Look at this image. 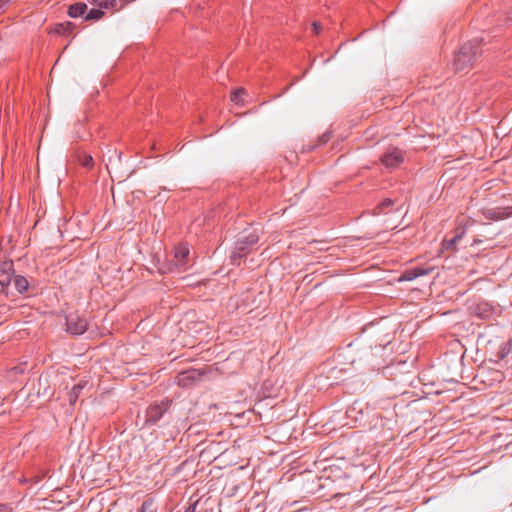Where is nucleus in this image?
I'll return each mask as SVG.
<instances>
[{"mask_svg":"<svg viewBox=\"0 0 512 512\" xmlns=\"http://www.w3.org/2000/svg\"><path fill=\"white\" fill-rule=\"evenodd\" d=\"M480 42L470 41L461 46L454 56V68L457 72L470 68L480 55Z\"/></svg>","mask_w":512,"mask_h":512,"instance_id":"1","label":"nucleus"},{"mask_svg":"<svg viewBox=\"0 0 512 512\" xmlns=\"http://www.w3.org/2000/svg\"><path fill=\"white\" fill-rule=\"evenodd\" d=\"M259 236L255 232H250L247 235L241 236L235 243L234 251L231 255L233 264H240V259L250 252L251 248L257 244Z\"/></svg>","mask_w":512,"mask_h":512,"instance_id":"2","label":"nucleus"},{"mask_svg":"<svg viewBox=\"0 0 512 512\" xmlns=\"http://www.w3.org/2000/svg\"><path fill=\"white\" fill-rule=\"evenodd\" d=\"M88 323L85 318L76 313H70L66 316V330L74 335H81L87 329Z\"/></svg>","mask_w":512,"mask_h":512,"instance_id":"3","label":"nucleus"},{"mask_svg":"<svg viewBox=\"0 0 512 512\" xmlns=\"http://www.w3.org/2000/svg\"><path fill=\"white\" fill-rule=\"evenodd\" d=\"M380 161L386 168L394 169L403 163L404 154L399 148L391 147L381 156Z\"/></svg>","mask_w":512,"mask_h":512,"instance_id":"4","label":"nucleus"},{"mask_svg":"<svg viewBox=\"0 0 512 512\" xmlns=\"http://www.w3.org/2000/svg\"><path fill=\"white\" fill-rule=\"evenodd\" d=\"M174 265L179 270H185L189 263V248L187 244L181 243L174 249Z\"/></svg>","mask_w":512,"mask_h":512,"instance_id":"5","label":"nucleus"},{"mask_svg":"<svg viewBox=\"0 0 512 512\" xmlns=\"http://www.w3.org/2000/svg\"><path fill=\"white\" fill-rule=\"evenodd\" d=\"M168 407V402H161L160 404L149 406L146 411V422L155 424L167 411Z\"/></svg>","mask_w":512,"mask_h":512,"instance_id":"6","label":"nucleus"},{"mask_svg":"<svg viewBox=\"0 0 512 512\" xmlns=\"http://www.w3.org/2000/svg\"><path fill=\"white\" fill-rule=\"evenodd\" d=\"M14 276V266L12 261H4L0 263V285L3 289H7L11 284Z\"/></svg>","mask_w":512,"mask_h":512,"instance_id":"7","label":"nucleus"},{"mask_svg":"<svg viewBox=\"0 0 512 512\" xmlns=\"http://www.w3.org/2000/svg\"><path fill=\"white\" fill-rule=\"evenodd\" d=\"M475 221L471 218L464 219L460 222V226L456 229L455 236L448 241V248L453 247L466 233L468 227L474 225Z\"/></svg>","mask_w":512,"mask_h":512,"instance_id":"8","label":"nucleus"},{"mask_svg":"<svg viewBox=\"0 0 512 512\" xmlns=\"http://www.w3.org/2000/svg\"><path fill=\"white\" fill-rule=\"evenodd\" d=\"M432 270V268L425 269L421 267L408 269L401 275L400 281H412L420 276L429 274Z\"/></svg>","mask_w":512,"mask_h":512,"instance_id":"9","label":"nucleus"},{"mask_svg":"<svg viewBox=\"0 0 512 512\" xmlns=\"http://www.w3.org/2000/svg\"><path fill=\"white\" fill-rule=\"evenodd\" d=\"M482 214L488 220H500L509 216V213H506L504 209L499 208L483 209Z\"/></svg>","mask_w":512,"mask_h":512,"instance_id":"10","label":"nucleus"},{"mask_svg":"<svg viewBox=\"0 0 512 512\" xmlns=\"http://www.w3.org/2000/svg\"><path fill=\"white\" fill-rule=\"evenodd\" d=\"M87 9L88 7L85 3L78 2L70 5L68 9V15L72 18H77L86 15Z\"/></svg>","mask_w":512,"mask_h":512,"instance_id":"11","label":"nucleus"},{"mask_svg":"<svg viewBox=\"0 0 512 512\" xmlns=\"http://www.w3.org/2000/svg\"><path fill=\"white\" fill-rule=\"evenodd\" d=\"M13 285L20 294L25 293L29 288V281L22 275L13 276Z\"/></svg>","mask_w":512,"mask_h":512,"instance_id":"12","label":"nucleus"},{"mask_svg":"<svg viewBox=\"0 0 512 512\" xmlns=\"http://www.w3.org/2000/svg\"><path fill=\"white\" fill-rule=\"evenodd\" d=\"M85 385H86V382H83V383L80 382L77 385L73 386L71 391L68 393V401L71 405H74L76 403V401Z\"/></svg>","mask_w":512,"mask_h":512,"instance_id":"13","label":"nucleus"},{"mask_svg":"<svg viewBox=\"0 0 512 512\" xmlns=\"http://www.w3.org/2000/svg\"><path fill=\"white\" fill-rule=\"evenodd\" d=\"M195 379V373L193 371L182 372L177 376V383L179 385H188L190 380Z\"/></svg>","mask_w":512,"mask_h":512,"instance_id":"14","label":"nucleus"},{"mask_svg":"<svg viewBox=\"0 0 512 512\" xmlns=\"http://www.w3.org/2000/svg\"><path fill=\"white\" fill-rule=\"evenodd\" d=\"M104 15V12L101 9L92 8L84 17L85 20H98Z\"/></svg>","mask_w":512,"mask_h":512,"instance_id":"15","label":"nucleus"},{"mask_svg":"<svg viewBox=\"0 0 512 512\" xmlns=\"http://www.w3.org/2000/svg\"><path fill=\"white\" fill-rule=\"evenodd\" d=\"M139 512H156V508L154 506V501L152 499H146L143 501Z\"/></svg>","mask_w":512,"mask_h":512,"instance_id":"16","label":"nucleus"},{"mask_svg":"<svg viewBox=\"0 0 512 512\" xmlns=\"http://www.w3.org/2000/svg\"><path fill=\"white\" fill-rule=\"evenodd\" d=\"M79 161L81 163V165L85 168H92L93 167V164H94V161H93V158L92 156L90 155H87V154H83L80 158H79Z\"/></svg>","mask_w":512,"mask_h":512,"instance_id":"17","label":"nucleus"},{"mask_svg":"<svg viewBox=\"0 0 512 512\" xmlns=\"http://www.w3.org/2000/svg\"><path fill=\"white\" fill-rule=\"evenodd\" d=\"M476 312L480 317L486 318L491 314V309L487 304H483L477 306Z\"/></svg>","mask_w":512,"mask_h":512,"instance_id":"18","label":"nucleus"},{"mask_svg":"<svg viewBox=\"0 0 512 512\" xmlns=\"http://www.w3.org/2000/svg\"><path fill=\"white\" fill-rule=\"evenodd\" d=\"M390 205H392V200H391V199H385L384 201H382V202L379 204V206H378V207H376V208H375V210H374V214H375V215H378V214L382 213L383 209H384L385 207L390 206Z\"/></svg>","mask_w":512,"mask_h":512,"instance_id":"19","label":"nucleus"},{"mask_svg":"<svg viewBox=\"0 0 512 512\" xmlns=\"http://www.w3.org/2000/svg\"><path fill=\"white\" fill-rule=\"evenodd\" d=\"M0 512H13V507L9 503H0Z\"/></svg>","mask_w":512,"mask_h":512,"instance_id":"20","label":"nucleus"},{"mask_svg":"<svg viewBox=\"0 0 512 512\" xmlns=\"http://www.w3.org/2000/svg\"><path fill=\"white\" fill-rule=\"evenodd\" d=\"M245 92V90L243 88H240V89H237L231 96V100L232 101H237V98L239 97L240 94H243Z\"/></svg>","mask_w":512,"mask_h":512,"instance_id":"21","label":"nucleus"},{"mask_svg":"<svg viewBox=\"0 0 512 512\" xmlns=\"http://www.w3.org/2000/svg\"><path fill=\"white\" fill-rule=\"evenodd\" d=\"M312 29H313L315 34H319V32L321 30L320 24L318 22H313L312 23Z\"/></svg>","mask_w":512,"mask_h":512,"instance_id":"22","label":"nucleus"},{"mask_svg":"<svg viewBox=\"0 0 512 512\" xmlns=\"http://www.w3.org/2000/svg\"><path fill=\"white\" fill-rule=\"evenodd\" d=\"M196 510V503L192 504V505H189L185 510L184 512H195Z\"/></svg>","mask_w":512,"mask_h":512,"instance_id":"23","label":"nucleus"},{"mask_svg":"<svg viewBox=\"0 0 512 512\" xmlns=\"http://www.w3.org/2000/svg\"><path fill=\"white\" fill-rule=\"evenodd\" d=\"M330 139V135L329 134H324L321 138H320V141L322 144H325L326 142H328Z\"/></svg>","mask_w":512,"mask_h":512,"instance_id":"24","label":"nucleus"},{"mask_svg":"<svg viewBox=\"0 0 512 512\" xmlns=\"http://www.w3.org/2000/svg\"><path fill=\"white\" fill-rule=\"evenodd\" d=\"M73 26V24L71 22H67L66 23V27L67 29H71V27Z\"/></svg>","mask_w":512,"mask_h":512,"instance_id":"25","label":"nucleus"}]
</instances>
